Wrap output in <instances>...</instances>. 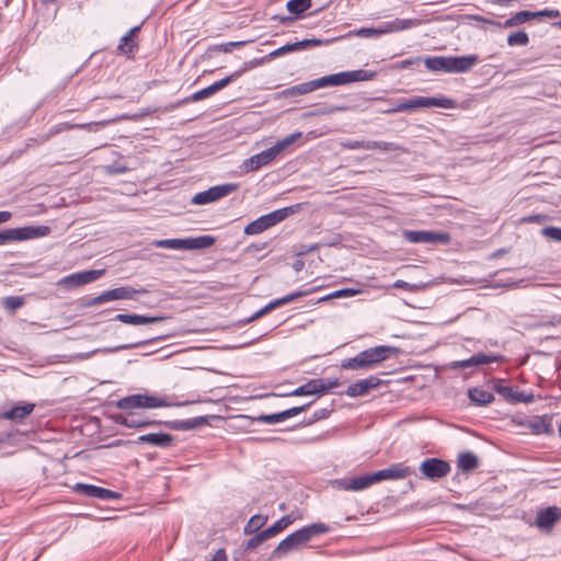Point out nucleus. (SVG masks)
Here are the masks:
<instances>
[{"label": "nucleus", "instance_id": "1", "mask_svg": "<svg viewBox=\"0 0 561 561\" xmlns=\"http://www.w3.org/2000/svg\"><path fill=\"white\" fill-rule=\"evenodd\" d=\"M170 405L171 403L163 397L142 393L130 394L117 401V408L122 412L115 416V421L117 424L129 428H144L153 425H165L173 430L185 428L186 426L180 422H162L137 412L138 409H158Z\"/></svg>", "mask_w": 561, "mask_h": 561}, {"label": "nucleus", "instance_id": "2", "mask_svg": "<svg viewBox=\"0 0 561 561\" xmlns=\"http://www.w3.org/2000/svg\"><path fill=\"white\" fill-rule=\"evenodd\" d=\"M330 530V526L321 522L304 526L283 539L274 549L273 557L278 558L287 554L288 552L306 545L308 541L328 534Z\"/></svg>", "mask_w": 561, "mask_h": 561}, {"label": "nucleus", "instance_id": "3", "mask_svg": "<svg viewBox=\"0 0 561 561\" xmlns=\"http://www.w3.org/2000/svg\"><path fill=\"white\" fill-rule=\"evenodd\" d=\"M376 77L375 71H368L364 69L351 70V71H342L329 76H323L321 78L314 79L313 85L314 90L325 88V87H337L345 85L352 82L358 81H367L371 80Z\"/></svg>", "mask_w": 561, "mask_h": 561}, {"label": "nucleus", "instance_id": "4", "mask_svg": "<svg viewBox=\"0 0 561 561\" xmlns=\"http://www.w3.org/2000/svg\"><path fill=\"white\" fill-rule=\"evenodd\" d=\"M50 233L48 226H25L0 230V245L15 241L32 240Z\"/></svg>", "mask_w": 561, "mask_h": 561}, {"label": "nucleus", "instance_id": "5", "mask_svg": "<svg viewBox=\"0 0 561 561\" xmlns=\"http://www.w3.org/2000/svg\"><path fill=\"white\" fill-rule=\"evenodd\" d=\"M295 213V206H288L284 208L276 209L274 211H271L266 215H263L259 217L257 219L250 222L244 228L245 234H257L261 233L268 228L282 222L285 220L289 215H293Z\"/></svg>", "mask_w": 561, "mask_h": 561}, {"label": "nucleus", "instance_id": "6", "mask_svg": "<svg viewBox=\"0 0 561 561\" xmlns=\"http://www.w3.org/2000/svg\"><path fill=\"white\" fill-rule=\"evenodd\" d=\"M455 101L448 98H425V96H419L415 99H411L404 102L399 103L394 111L397 112H407L412 111L419 107H432L437 106L442 108H454L455 107Z\"/></svg>", "mask_w": 561, "mask_h": 561}, {"label": "nucleus", "instance_id": "7", "mask_svg": "<svg viewBox=\"0 0 561 561\" xmlns=\"http://www.w3.org/2000/svg\"><path fill=\"white\" fill-rule=\"evenodd\" d=\"M404 240L411 243L448 244L450 234L444 231L403 230Z\"/></svg>", "mask_w": 561, "mask_h": 561}, {"label": "nucleus", "instance_id": "8", "mask_svg": "<svg viewBox=\"0 0 561 561\" xmlns=\"http://www.w3.org/2000/svg\"><path fill=\"white\" fill-rule=\"evenodd\" d=\"M107 123L104 121L101 122H90L84 124H70V123H60L58 125L53 126L48 133L39 135L35 139H30V141H34L37 145H43L48 141L53 136L70 129H85L88 131H99L101 130Z\"/></svg>", "mask_w": 561, "mask_h": 561}, {"label": "nucleus", "instance_id": "9", "mask_svg": "<svg viewBox=\"0 0 561 561\" xmlns=\"http://www.w3.org/2000/svg\"><path fill=\"white\" fill-rule=\"evenodd\" d=\"M238 190V184L234 183H226L216 186H211L210 188L199 192L195 194L192 198V203L195 205H205L213 202H216L229 194L233 193Z\"/></svg>", "mask_w": 561, "mask_h": 561}, {"label": "nucleus", "instance_id": "10", "mask_svg": "<svg viewBox=\"0 0 561 561\" xmlns=\"http://www.w3.org/2000/svg\"><path fill=\"white\" fill-rule=\"evenodd\" d=\"M502 355H494V354H485V353H477L473 354L470 358L461 359V360H454L449 364V368L457 370V369H477L481 365H488L492 363H497L503 360Z\"/></svg>", "mask_w": 561, "mask_h": 561}, {"label": "nucleus", "instance_id": "11", "mask_svg": "<svg viewBox=\"0 0 561 561\" xmlns=\"http://www.w3.org/2000/svg\"><path fill=\"white\" fill-rule=\"evenodd\" d=\"M72 491L79 495L102 501L117 500L121 496L113 490L87 483H76Z\"/></svg>", "mask_w": 561, "mask_h": 561}, {"label": "nucleus", "instance_id": "12", "mask_svg": "<svg viewBox=\"0 0 561 561\" xmlns=\"http://www.w3.org/2000/svg\"><path fill=\"white\" fill-rule=\"evenodd\" d=\"M374 483L373 473H368L352 478L336 479L333 481V486L341 491L358 492L368 489Z\"/></svg>", "mask_w": 561, "mask_h": 561}, {"label": "nucleus", "instance_id": "13", "mask_svg": "<svg viewBox=\"0 0 561 561\" xmlns=\"http://www.w3.org/2000/svg\"><path fill=\"white\" fill-rule=\"evenodd\" d=\"M450 465L439 458H427L420 465L421 473L431 480L440 479L450 472Z\"/></svg>", "mask_w": 561, "mask_h": 561}, {"label": "nucleus", "instance_id": "14", "mask_svg": "<svg viewBox=\"0 0 561 561\" xmlns=\"http://www.w3.org/2000/svg\"><path fill=\"white\" fill-rule=\"evenodd\" d=\"M344 149L355 150H381V151H397L401 147L394 142L377 141V140H354L347 139L341 144Z\"/></svg>", "mask_w": 561, "mask_h": 561}, {"label": "nucleus", "instance_id": "15", "mask_svg": "<svg viewBox=\"0 0 561 561\" xmlns=\"http://www.w3.org/2000/svg\"><path fill=\"white\" fill-rule=\"evenodd\" d=\"M364 357L366 365L373 369L377 364L388 359L391 355L398 353V348L388 345H378L359 352Z\"/></svg>", "mask_w": 561, "mask_h": 561}, {"label": "nucleus", "instance_id": "16", "mask_svg": "<svg viewBox=\"0 0 561 561\" xmlns=\"http://www.w3.org/2000/svg\"><path fill=\"white\" fill-rule=\"evenodd\" d=\"M553 414L535 415L528 419L524 425L534 435H548L554 434L552 426Z\"/></svg>", "mask_w": 561, "mask_h": 561}, {"label": "nucleus", "instance_id": "17", "mask_svg": "<svg viewBox=\"0 0 561 561\" xmlns=\"http://www.w3.org/2000/svg\"><path fill=\"white\" fill-rule=\"evenodd\" d=\"M411 474V469L402 462L393 463L386 469L373 472L375 483L383 480H400Z\"/></svg>", "mask_w": 561, "mask_h": 561}, {"label": "nucleus", "instance_id": "18", "mask_svg": "<svg viewBox=\"0 0 561 561\" xmlns=\"http://www.w3.org/2000/svg\"><path fill=\"white\" fill-rule=\"evenodd\" d=\"M561 520V507L548 506L537 513L535 525L542 530H550L557 522Z\"/></svg>", "mask_w": 561, "mask_h": 561}, {"label": "nucleus", "instance_id": "19", "mask_svg": "<svg viewBox=\"0 0 561 561\" xmlns=\"http://www.w3.org/2000/svg\"><path fill=\"white\" fill-rule=\"evenodd\" d=\"M381 383V380L376 376H369L351 383L345 390V394L350 398L363 397L371 389H376Z\"/></svg>", "mask_w": 561, "mask_h": 561}, {"label": "nucleus", "instance_id": "20", "mask_svg": "<svg viewBox=\"0 0 561 561\" xmlns=\"http://www.w3.org/2000/svg\"><path fill=\"white\" fill-rule=\"evenodd\" d=\"M422 21L419 19H393L391 21L383 22L378 25L380 35L397 33L405 30H410L421 25Z\"/></svg>", "mask_w": 561, "mask_h": 561}, {"label": "nucleus", "instance_id": "21", "mask_svg": "<svg viewBox=\"0 0 561 561\" xmlns=\"http://www.w3.org/2000/svg\"><path fill=\"white\" fill-rule=\"evenodd\" d=\"M449 73H465L472 69L479 61L477 55L448 56Z\"/></svg>", "mask_w": 561, "mask_h": 561}, {"label": "nucleus", "instance_id": "22", "mask_svg": "<svg viewBox=\"0 0 561 561\" xmlns=\"http://www.w3.org/2000/svg\"><path fill=\"white\" fill-rule=\"evenodd\" d=\"M136 444H150L160 448H168L174 444V437L169 433H149L140 435Z\"/></svg>", "mask_w": 561, "mask_h": 561}, {"label": "nucleus", "instance_id": "23", "mask_svg": "<svg viewBox=\"0 0 561 561\" xmlns=\"http://www.w3.org/2000/svg\"><path fill=\"white\" fill-rule=\"evenodd\" d=\"M277 157L275 150L273 147H270L263 151H261L257 154L252 156L248 160H245L244 164L247 170L249 171H255L260 168L268 164L271 161H273Z\"/></svg>", "mask_w": 561, "mask_h": 561}, {"label": "nucleus", "instance_id": "24", "mask_svg": "<svg viewBox=\"0 0 561 561\" xmlns=\"http://www.w3.org/2000/svg\"><path fill=\"white\" fill-rule=\"evenodd\" d=\"M164 317H150V316H141V314H131V313H118L115 316L114 320L133 325L139 324H148L163 321Z\"/></svg>", "mask_w": 561, "mask_h": 561}, {"label": "nucleus", "instance_id": "25", "mask_svg": "<svg viewBox=\"0 0 561 561\" xmlns=\"http://www.w3.org/2000/svg\"><path fill=\"white\" fill-rule=\"evenodd\" d=\"M35 409L34 403H24L14 405L11 409L3 411L1 417L10 421H22L28 416Z\"/></svg>", "mask_w": 561, "mask_h": 561}, {"label": "nucleus", "instance_id": "26", "mask_svg": "<svg viewBox=\"0 0 561 561\" xmlns=\"http://www.w3.org/2000/svg\"><path fill=\"white\" fill-rule=\"evenodd\" d=\"M104 270H89L79 273L71 274L67 279L75 286H82L99 279L103 274Z\"/></svg>", "mask_w": 561, "mask_h": 561}, {"label": "nucleus", "instance_id": "27", "mask_svg": "<svg viewBox=\"0 0 561 561\" xmlns=\"http://www.w3.org/2000/svg\"><path fill=\"white\" fill-rule=\"evenodd\" d=\"M468 397L476 405H488L494 401V396L482 387H473L468 390Z\"/></svg>", "mask_w": 561, "mask_h": 561}, {"label": "nucleus", "instance_id": "28", "mask_svg": "<svg viewBox=\"0 0 561 561\" xmlns=\"http://www.w3.org/2000/svg\"><path fill=\"white\" fill-rule=\"evenodd\" d=\"M425 67L434 72L449 73V57L448 56H428L423 60Z\"/></svg>", "mask_w": 561, "mask_h": 561}, {"label": "nucleus", "instance_id": "29", "mask_svg": "<svg viewBox=\"0 0 561 561\" xmlns=\"http://www.w3.org/2000/svg\"><path fill=\"white\" fill-rule=\"evenodd\" d=\"M294 51V48H293V44H286L273 51H271L270 54H267L266 56H263L261 58H254L252 60H249V66H251V68H255L257 66H261L262 64L264 62H267V61H271L284 54H287V53H291Z\"/></svg>", "mask_w": 561, "mask_h": 561}, {"label": "nucleus", "instance_id": "30", "mask_svg": "<svg viewBox=\"0 0 561 561\" xmlns=\"http://www.w3.org/2000/svg\"><path fill=\"white\" fill-rule=\"evenodd\" d=\"M457 465L462 472H470L479 467V459L473 453L465 451L458 456Z\"/></svg>", "mask_w": 561, "mask_h": 561}, {"label": "nucleus", "instance_id": "31", "mask_svg": "<svg viewBox=\"0 0 561 561\" xmlns=\"http://www.w3.org/2000/svg\"><path fill=\"white\" fill-rule=\"evenodd\" d=\"M317 393H323V388L318 383L317 379H311V380L307 381L306 383L299 386L295 390H293L287 396L300 397V396H311V394H317Z\"/></svg>", "mask_w": 561, "mask_h": 561}, {"label": "nucleus", "instance_id": "32", "mask_svg": "<svg viewBox=\"0 0 561 561\" xmlns=\"http://www.w3.org/2000/svg\"><path fill=\"white\" fill-rule=\"evenodd\" d=\"M251 66H249V61H245L242 67L234 72L230 73L229 76L216 81L213 83V87L215 88L216 92L220 91L221 89L226 88L231 82L239 79L243 73L251 70Z\"/></svg>", "mask_w": 561, "mask_h": 561}, {"label": "nucleus", "instance_id": "33", "mask_svg": "<svg viewBox=\"0 0 561 561\" xmlns=\"http://www.w3.org/2000/svg\"><path fill=\"white\" fill-rule=\"evenodd\" d=\"M295 517L291 514L285 515L278 520H276L273 525L265 528L263 531L266 535V537L272 538L276 536L278 533L283 531L285 528H287L289 525H291L295 522Z\"/></svg>", "mask_w": 561, "mask_h": 561}, {"label": "nucleus", "instance_id": "34", "mask_svg": "<svg viewBox=\"0 0 561 561\" xmlns=\"http://www.w3.org/2000/svg\"><path fill=\"white\" fill-rule=\"evenodd\" d=\"M185 248L184 250H194V249H206L211 247L215 243V238L211 236H199L195 238H185Z\"/></svg>", "mask_w": 561, "mask_h": 561}, {"label": "nucleus", "instance_id": "35", "mask_svg": "<svg viewBox=\"0 0 561 561\" xmlns=\"http://www.w3.org/2000/svg\"><path fill=\"white\" fill-rule=\"evenodd\" d=\"M313 91H316V90H314L313 81L311 80V81L302 82V83H299V84H296V85L285 89L282 92V95L285 98H294V96H298V95H305V94H308Z\"/></svg>", "mask_w": 561, "mask_h": 561}, {"label": "nucleus", "instance_id": "36", "mask_svg": "<svg viewBox=\"0 0 561 561\" xmlns=\"http://www.w3.org/2000/svg\"><path fill=\"white\" fill-rule=\"evenodd\" d=\"M312 0H289L286 3L287 11L297 20L302 13L311 8Z\"/></svg>", "mask_w": 561, "mask_h": 561}, {"label": "nucleus", "instance_id": "37", "mask_svg": "<svg viewBox=\"0 0 561 561\" xmlns=\"http://www.w3.org/2000/svg\"><path fill=\"white\" fill-rule=\"evenodd\" d=\"M341 368L345 370H369L360 353L341 362Z\"/></svg>", "mask_w": 561, "mask_h": 561}, {"label": "nucleus", "instance_id": "38", "mask_svg": "<svg viewBox=\"0 0 561 561\" xmlns=\"http://www.w3.org/2000/svg\"><path fill=\"white\" fill-rule=\"evenodd\" d=\"M492 388L497 394L503 397L506 401L513 403L515 390L512 386L504 385L502 379H496L493 381Z\"/></svg>", "mask_w": 561, "mask_h": 561}, {"label": "nucleus", "instance_id": "39", "mask_svg": "<svg viewBox=\"0 0 561 561\" xmlns=\"http://www.w3.org/2000/svg\"><path fill=\"white\" fill-rule=\"evenodd\" d=\"M115 291H116L117 300L134 299L137 294H147L148 293L147 289H145V288L136 289L130 286L116 287Z\"/></svg>", "mask_w": 561, "mask_h": 561}, {"label": "nucleus", "instance_id": "40", "mask_svg": "<svg viewBox=\"0 0 561 561\" xmlns=\"http://www.w3.org/2000/svg\"><path fill=\"white\" fill-rule=\"evenodd\" d=\"M312 291V289L310 290H299V291H294V293H290L282 298H277V299H274L271 301L272 306L274 309L278 308V307H282L286 304H289L300 297H304L308 294H310Z\"/></svg>", "mask_w": 561, "mask_h": 561}, {"label": "nucleus", "instance_id": "41", "mask_svg": "<svg viewBox=\"0 0 561 561\" xmlns=\"http://www.w3.org/2000/svg\"><path fill=\"white\" fill-rule=\"evenodd\" d=\"M312 291V289L310 290H299V291H294V293H290L282 298H277V299H274L271 301L272 306L274 309L278 308V307H282L286 304H289L300 297H304L308 294H310Z\"/></svg>", "mask_w": 561, "mask_h": 561}, {"label": "nucleus", "instance_id": "42", "mask_svg": "<svg viewBox=\"0 0 561 561\" xmlns=\"http://www.w3.org/2000/svg\"><path fill=\"white\" fill-rule=\"evenodd\" d=\"M266 520L267 516H263L260 514L253 515L244 526V534L249 535L259 530L261 527L265 525Z\"/></svg>", "mask_w": 561, "mask_h": 561}, {"label": "nucleus", "instance_id": "43", "mask_svg": "<svg viewBox=\"0 0 561 561\" xmlns=\"http://www.w3.org/2000/svg\"><path fill=\"white\" fill-rule=\"evenodd\" d=\"M362 290L360 289H355V288H341V289H337L322 298L319 299V301H327V300H331V299H335V298H346V297H354L358 294H360Z\"/></svg>", "mask_w": 561, "mask_h": 561}, {"label": "nucleus", "instance_id": "44", "mask_svg": "<svg viewBox=\"0 0 561 561\" xmlns=\"http://www.w3.org/2000/svg\"><path fill=\"white\" fill-rule=\"evenodd\" d=\"M302 134L300 131L293 133L288 136H286L284 139L277 141L273 147L276 154L278 156L282 151H284L286 148L291 146L297 139L301 138Z\"/></svg>", "mask_w": 561, "mask_h": 561}, {"label": "nucleus", "instance_id": "45", "mask_svg": "<svg viewBox=\"0 0 561 561\" xmlns=\"http://www.w3.org/2000/svg\"><path fill=\"white\" fill-rule=\"evenodd\" d=\"M529 43V36L525 31L512 33L507 37L508 46H526Z\"/></svg>", "mask_w": 561, "mask_h": 561}, {"label": "nucleus", "instance_id": "46", "mask_svg": "<svg viewBox=\"0 0 561 561\" xmlns=\"http://www.w3.org/2000/svg\"><path fill=\"white\" fill-rule=\"evenodd\" d=\"M215 93H216V90L213 87V84H210L202 90H198V91L192 93L190 96L185 98L183 100V102H186V103L187 102H198L206 98H209L210 95H213Z\"/></svg>", "mask_w": 561, "mask_h": 561}, {"label": "nucleus", "instance_id": "47", "mask_svg": "<svg viewBox=\"0 0 561 561\" xmlns=\"http://www.w3.org/2000/svg\"><path fill=\"white\" fill-rule=\"evenodd\" d=\"M248 42L247 41H239V42H228L222 44H216L209 47V51L213 53H230L233 48H240L244 46Z\"/></svg>", "mask_w": 561, "mask_h": 561}, {"label": "nucleus", "instance_id": "48", "mask_svg": "<svg viewBox=\"0 0 561 561\" xmlns=\"http://www.w3.org/2000/svg\"><path fill=\"white\" fill-rule=\"evenodd\" d=\"M329 43V41H323L319 38H309V39H302L296 43H293L294 51L306 49L309 47H317Z\"/></svg>", "mask_w": 561, "mask_h": 561}, {"label": "nucleus", "instance_id": "49", "mask_svg": "<svg viewBox=\"0 0 561 561\" xmlns=\"http://www.w3.org/2000/svg\"><path fill=\"white\" fill-rule=\"evenodd\" d=\"M137 47V44L136 42L133 39V38H129V35H124L122 38H121V42L117 46V49L127 55V56H130L133 55L134 53V49Z\"/></svg>", "mask_w": 561, "mask_h": 561}, {"label": "nucleus", "instance_id": "50", "mask_svg": "<svg viewBox=\"0 0 561 561\" xmlns=\"http://www.w3.org/2000/svg\"><path fill=\"white\" fill-rule=\"evenodd\" d=\"M312 403H313V401L309 402L307 404L300 405V407H294V408L287 409L285 411L278 412L280 422L305 412Z\"/></svg>", "mask_w": 561, "mask_h": 561}, {"label": "nucleus", "instance_id": "51", "mask_svg": "<svg viewBox=\"0 0 561 561\" xmlns=\"http://www.w3.org/2000/svg\"><path fill=\"white\" fill-rule=\"evenodd\" d=\"M184 239H164L156 242L157 247L168 248L174 250H184L185 248Z\"/></svg>", "mask_w": 561, "mask_h": 561}, {"label": "nucleus", "instance_id": "52", "mask_svg": "<svg viewBox=\"0 0 561 561\" xmlns=\"http://www.w3.org/2000/svg\"><path fill=\"white\" fill-rule=\"evenodd\" d=\"M267 539L268 537H266L264 531L261 530L247 541L245 550H254L256 547H259L262 542H264Z\"/></svg>", "mask_w": 561, "mask_h": 561}, {"label": "nucleus", "instance_id": "53", "mask_svg": "<svg viewBox=\"0 0 561 561\" xmlns=\"http://www.w3.org/2000/svg\"><path fill=\"white\" fill-rule=\"evenodd\" d=\"M541 234L550 240H553L556 242H561V228L559 227H545L541 230Z\"/></svg>", "mask_w": 561, "mask_h": 561}, {"label": "nucleus", "instance_id": "54", "mask_svg": "<svg viewBox=\"0 0 561 561\" xmlns=\"http://www.w3.org/2000/svg\"><path fill=\"white\" fill-rule=\"evenodd\" d=\"M421 62H422L421 57L408 58V59L397 61L393 65V68L401 70V69L412 68L413 66H419Z\"/></svg>", "mask_w": 561, "mask_h": 561}, {"label": "nucleus", "instance_id": "55", "mask_svg": "<svg viewBox=\"0 0 561 561\" xmlns=\"http://www.w3.org/2000/svg\"><path fill=\"white\" fill-rule=\"evenodd\" d=\"M24 305V299L18 296H9L4 298L3 306L10 310H16Z\"/></svg>", "mask_w": 561, "mask_h": 561}, {"label": "nucleus", "instance_id": "56", "mask_svg": "<svg viewBox=\"0 0 561 561\" xmlns=\"http://www.w3.org/2000/svg\"><path fill=\"white\" fill-rule=\"evenodd\" d=\"M513 18H514L515 24L517 26V25L524 24L533 19H536V14H534V12L524 10V11H519V12L515 13L513 15Z\"/></svg>", "mask_w": 561, "mask_h": 561}, {"label": "nucleus", "instance_id": "57", "mask_svg": "<svg viewBox=\"0 0 561 561\" xmlns=\"http://www.w3.org/2000/svg\"><path fill=\"white\" fill-rule=\"evenodd\" d=\"M535 401V396L533 392L517 391L515 390L514 401L513 403L523 402V403H531Z\"/></svg>", "mask_w": 561, "mask_h": 561}, {"label": "nucleus", "instance_id": "58", "mask_svg": "<svg viewBox=\"0 0 561 561\" xmlns=\"http://www.w3.org/2000/svg\"><path fill=\"white\" fill-rule=\"evenodd\" d=\"M356 35L360 37H376L380 36V31L377 27H360L356 31Z\"/></svg>", "mask_w": 561, "mask_h": 561}, {"label": "nucleus", "instance_id": "59", "mask_svg": "<svg viewBox=\"0 0 561 561\" xmlns=\"http://www.w3.org/2000/svg\"><path fill=\"white\" fill-rule=\"evenodd\" d=\"M331 411L329 409H320V410H317L313 412L312 416L310 420H308V422L306 423L307 425L309 424H312L314 422H318L320 420H324L327 419L329 415H330Z\"/></svg>", "mask_w": 561, "mask_h": 561}, {"label": "nucleus", "instance_id": "60", "mask_svg": "<svg viewBox=\"0 0 561 561\" xmlns=\"http://www.w3.org/2000/svg\"><path fill=\"white\" fill-rule=\"evenodd\" d=\"M274 310L271 301L264 306L263 308H261L260 310H257L256 312H254L250 318H248L244 323H249V322H252L261 317H263L264 314L268 313L270 311Z\"/></svg>", "mask_w": 561, "mask_h": 561}, {"label": "nucleus", "instance_id": "61", "mask_svg": "<svg viewBox=\"0 0 561 561\" xmlns=\"http://www.w3.org/2000/svg\"><path fill=\"white\" fill-rule=\"evenodd\" d=\"M257 421L265 424H276L280 422L279 413L261 414L257 416Z\"/></svg>", "mask_w": 561, "mask_h": 561}, {"label": "nucleus", "instance_id": "62", "mask_svg": "<svg viewBox=\"0 0 561 561\" xmlns=\"http://www.w3.org/2000/svg\"><path fill=\"white\" fill-rule=\"evenodd\" d=\"M318 383L323 388V393L331 390L340 385L339 379H322L317 378Z\"/></svg>", "mask_w": 561, "mask_h": 561}, {"label": "nucleus", "instance_id": "63", "mask_svg": "<svg viewBox=\"0 0 561 561\" xmlns=\"http://www.w3.org/2000/svg\"><path fill=\"white\" fill-rule=\"evenodd\" d=\"M271 20L273 21H277L279 24H283V25H289L291 24L296 19L293 16V15H280V14H275L271 18Z\"/></svg>", "mask_w": 561, "mask_h": 561}, {"label": "nucleus", "instance_id": "64", "mask_svg": "<svg viewBox=\"0 0 561 561\" xmlns=\"http://www.w3.org/2000/svg\"><path fill=\"white\" fill-rule=\"evenodd\" d=\"M534 14H536V18L548 16L551 19H556V18L560 16V12L558 10H552V9H545L542 11L534 12Z\"/></svg>", "mask_w": 561, "mask_h": 561}]
</instances>
